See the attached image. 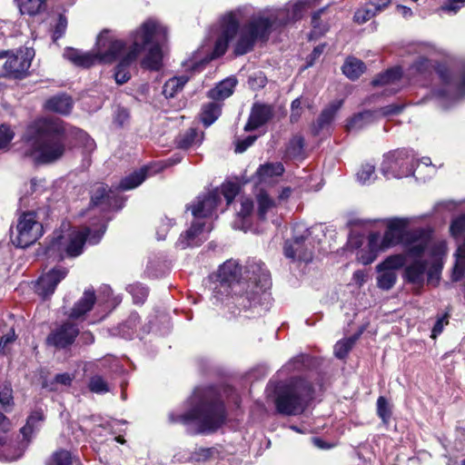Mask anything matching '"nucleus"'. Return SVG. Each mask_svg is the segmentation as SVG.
Listing matches in <instances>:
<instances>
[{
  "mask_svg": "<svg viewBox=\"0 0 465 465\" xmlns=\"http://www.w3.org/2000/svg\"><path fill=\"white\" fill-rule=\"evenodd\" d=\"M191 409L183 414L171 413L173 422L195 426L198 433H210L220 428L225 421L223 403L211 391L195 390L189 399Z\"/></svg>",
  "mask_w": 465,
  "mask_h": 465,
  "instance_id": "nucleus-5",
  "label": "nucleus"
},
{
  "mask_svg": "<svg viewBox=\"0 0 465 465\" xmlns=\"http://www.w3.org/2000/svg\"><path fill=\"white\" fill-rule=\"evenodd\" d=\"M91 204L93 206L104 205V208L109 209H120L123 200L116 196L115 191L108 189L104 183H97L93 189Z\"/></svg>",
  "mask_w": 465,
  "mask_h": 465,
  "instance_id": "nucleus-19",
  "label": "nucleus"
},
{
  "mask_svg": "<svg viewBox=\"0 0 465 465\" xmlns=\"http://www.w3.org/2000/svg\"><path fill=\"white\" fill-rule=\"evenodd\" d=\"M199 134L195 129H190L182 134L177 142L178 146L183 149H188L200 143Z\"/></svg>",
  "mask_w": 465,
  "mask_h": 465,
  "instance_id": "nucleus-46",
  "label": "nucleus"
},
{
  "mask_svg": "<svg viewBox=\"0 0 465 465\" xmlns=\"http://www.w3.org/2000/svg\"><path fill=\"white\" fill-rule=\"evenodd\" d=\"M245 273L250 283L255 285L261 291L265 290L270 284L269 272L261 262H250L246 267Z\"/></svg>",
  "mask_w": 465,
  "mask_h": 465,
  "instance_id": "nucleus-23",
  "label": "nucleus"
},
{
  "mask_svg": "<svg viewBox=\"0 0 465 465\" xmlns=\"http://www.w3.org/2000/svg\"><path fill=\"white\" fill-rule=\"evenodd\" d=\"M303 138L302 136H294L289 143L286 153L289 157L297 158L302 154Z\"/></svg>",
  "mask_w": 465,
  "mask_h": 465,
  "instance_id": "nucleus-48",
  "label": "nucleus"
},
{
  "mask_svg": "<svg viewBox=\"0 0 465 465\" xmlns=\"http://www.w3.org/2000/svg\"><path fill=\"white\" fill-rule=\"evenodd\" d=\"M43 235V225L34 212L22 213L17 221L15 231H12V242L20 248L35 243Z\"/></svg>",
  "mask_w": 465,
  "mask_h": 465,
  "instance_id": "nucleus-11",
  "label": "nucleus"
},
{
  "mask_svg": "<svg viewBox=\"0 0 465 465\" xmlns=\"http://www.w3.org/2000/svg\"><path fill=\"white\" fill-rule=\"evenodd\" d=\"M273 116V107L270 104L255 103L251 110L245 131H252L265 124Z\"/></svg>",
  "mask_w": 465,
  "mask_h": 465,
  "instance_id": "nucleus-22",
  "label": "nucleus"
},
{
  "mask_svg": "<svg viewBox=\"0 0 465 465\" xmlns=\"http://www.w3.org/2000/svg\"><path fill=\"white\" fill-rule=\"evenodd\" d=\"M256 138L257 137L255 135H249L242 140L237 141L235 145V152L243 153L255 142Z\"/></svg>",
  "mask_w": 465,
  "mask_h": 465,
  "instance_id": "nucleus-61",
  "label": "nucleus"
},
{
  "mask_svg": "<svg viewBox=\"0 0 465 465\" xmlns=\"http://www.w3.org/2000/svg\"><path fill=\"white\" fill-rule=\"evenodd\" d=\"M15 137V133L7 124L0 125V150L8 148L9 143Z\"/></svg>",
  "mask_w": 465,
  "mask_h": 465,
  "instance_id": "nucleus-52",
  "label": "nucleus"
},
{
  "mask_svg": "<svg viewBox=\"0 0 465 465\" xmlns=\"http://www.w3.org/2000/svg\"><path fill=\"white\" fill-rule=\"evenodd\" d=\"M284 167L281 163H266L261 165L256 171V177L259 183H272L275 177L281 176Z\"/></svg>",
  "mask_w": 465,
  "mask_h": 465,
  "instance_id": "nucleus-27",
  "label": "nucleus"
},
{
  "mask_svg": "<svg viewBox=\"0 0 465 465\" xmlns=\"http://www.w3.org/2000/svg\"><path fill=\"white\" fill-rule=\"evenodd\" d=\"M166 28L155 20L145 21L134 34L133 46L130 51L137 54L143 48L149 45V50L142 62L143 67L158 71L162 67V45L166 39Z\"/></svg>",
  "mask_w": 465,
  "mask_h": 465,
  "instance_id": "nucleus-7",
  "label": "nucleus"
},
{
  "mask_svg": "<svg viewBox=\"0 0 465 465\" xmlns=\"http://www.w3.org/2000/svg\"><path fill=\"white\" fill-rule=\"evenodd\" d=\"M31 51H18L15 54L8 51L3 65V75L13 78H22L31 66Z\"/></svg>",
  "mask_w": 465,
  "mask_h": 465,
  "instance_id": "nucleus-15",
  "label": "nucleus"
},
{
  "mask_svg": "<svg viewBox=\"0 0 465 465\" xmlns=\"http://www.w3.org/2000/svg\"><path fill=\"white\" fill-rule=\"evenodd\" d=\"M78 332L74 324L66 322L49 334L47 342L56 348H64L74 342Z\"/></svg>",
  "mask_w": 465,
  "mask_h": 465,
  "instance_id": "nucleus-20",
  "label": "nucleus"
},
{
  "mask_svg": "<svg viewBox=\"0 0 465 465\" xmlns=\"http://www.w3.org/2000/svg\"><path fill=\"white\" fill-rule=\"evenodd\" d=\"M402 73L398 67L391 68L378 75L372 81L374 86L385 88L386 94H391L399 92L403 86Z\"/></svg>",
  "mask_w": 465,
  "mask_h": 465,
  "instance_id": "nucleus-21",
  "label": "nucleus"
},
{
  "mask_svg": "<svg viewBox=\"0 0 465 465\" xmlns=\"http://www.w3.org/2000/svg\"><path fill=\"white\" fill-rule=\"evenodd\" d=\"M284 12L252 15L239 28L237 16L232 14L223 15L219 23L213 26L204 44L193 54V58L184 63L187 69L198 70L203 64L225 54L229 42L236 36L233 44L235 55H243L251 52L258 42H266L273 31L277 19L286 17Z\"/></svg>",
  "mask_w": 465,
  "mask_h": 465,
  "instance_id": "nucleus-2",
  "label": "nucleus"
},
{
  "mask_svg": "<svg viewBox=\"0 0 465 465\" xmlns=\"http://www.w3.org/2000/svg\"><path fill=\"white\" fill-rule=\"evenodd\" d=\"M123 48L122 41L113 38L108 32H103L97 38L95 52H82L68 47L64 52V57L77 66L90 67L96 62L112 63Z\"/></svg>",
  "mask_w": 465,
  "mask_h": 465,
  "instance_id": "nucleus-9",
  "label": "nucleus"
},
{
  "mask_svg": "<svg viewBox=\"0 0 465 465\" xmlns=\"http://www.w3.org/2000/svg\"><path fill=\"white\" fill-rule=\"evenodd\" d=\"M407 258H409V256L406 254L405 251L404 253H395L389 255L376 266V270H388L396 272L397 270L407 266L405 265Z\"/></svg>",
  "mask_w": 465,
  "mask_h": 465,
  "instance_id": "nucleus-35",
  "label": "nucleus"
},
{
  "mask_svg": "<svg viewBox=\"0 0 465 465\" xmlns=\"http://www.w3.org/2000/svg\"><path fill=\"white\" fill-rule=\"evenodd\" d=\"M374 240V237L368 234L367 246L359 250L356 253L358 262L363 265L372 263L378 257L379 253L384 252Z\"/></svg>",
  "mask_w": 465,
  "mask_h": 465,
  "instance_id": "nucleus-26",
  "label": "nucleus"
},
{
  "mask_svg": "<svg viewBox=\"0 0 465 465\" xmlns=\"http://www.w3.org/2000/svg\"><path fill=\"white\" fill-rule=\"evenodd\" d=\"M447 323H448V316L447 315H444V316L439 318L433 326L431 337L436 338L439 334H440L441 331H443L444 325Z\"/></svg>",
  "mask_w": 465,
  "mask_h": 465,
  "instance_id": "nucleus-64",
  "label": "nucleus"
},
{
  "mask_svg": "<svg viewBox=\"0 0 465 465\" xmlns=\"http://www.w3.org/2000/svg\"><path fill=\"white\" fill-rule=\"evenodd\" d=\"M67 273L68 271L61 266L43 273L35 283V292L43 298L52 295L57 284L65 278Z\"/></svg>",
  "mask_w": 465,
  "mask_h": 465,
  "instance_id": "nucleus-17",
  "label": "nucleus"
},
{
  "mask_svg": "<svg viewBox=\"0 0 465 465\" xmlns=\"http://www.w3.org/2000/svg\"><path fill=\"white\" fill-rule=\"evenodd\" d=\"M365 64L355 57H348L342 65V73L351 80L359 78L365 71Z\"/></svg>",
  "mask_w": 465,
  "mask_h": 465,
  "instance_id": "nucleus-36",
  "label": "nucleus"
},
{
  "mask_svg": "<svg viewBox=\"0 0 465 465\" xmlns=\"http://www.w3.org/2000/svg\"><path fill=\"white\" fill-rule=\"evenodd\" d=\"M138 318L139 317L137 314H133L131 315L129 320L122 325L120 331L124 339H132V337L134 336L135 332V322L138 320Z\"/></svg>",
  "mask_w": 465,
  "mask_h": 465,
  "instance_id": "nucleus-55",
  "label": "nucleus"
},
{
  "mask_svg": "<svg viewBox=\"0 0 465 465\" xmlns=\"http://www.w3.org/2000/svg\"><path fill=\"white\" fill-rule=\"evenodd\" d=\"M357 181L361 184H371L376 179L375 165L370 163L361 164L356 173Z\"/></svg>",
  "mask_w": 465,
  "mask_h": 465,
  "instance_id": "nucleus-43",
  "label": "nucleus"
},
{
  "mask_svg": "<svg viewBox=\"0 0 465 465\" xmlns=\"http://www.w3.org/2000/svg\"><path fill=\"white\" fill-rule=\"evenodd\" d=\"M71 453L64 450L55 451L47 460L46 465H72Z\"/></svg>",
  "mask_w": 465,
  "mask_h": 465,
  "instance_id": "nucleus-47",
  "label": "nucleus"
},
{
  "mask_svg": "<svg viewBox=\"0 0 465 465\" xmlns=\"http://www.w3.org/2000/svg\"><path fill=\"white\" fill-rule=\"evenodd\" d=\"M66 26H67V21H66L65 16L60 15L57 24L55 25L54 34H53V38L54 41H56L60 37H62V35L65 32Z\"/></svg>",
  "mask_w": 465,
  "mask_h": 465,
  "instance_id": "nucleus-60",
  "label": "nucleus"
},
{
  "mask_svg": "<svg viewBox=\"0 0 465 465\" xmlns=\"http://www.w3.org/2000/svg\"><path fill=\"white\" fill-rule=\"evenodd\" d=\"M402 110V106L397 104H390L380 109L379 113L383 116L399 114Z\"/></svg>",
  "mask_w": 465,
  "mask_h": 465,
  "instance_id": "nucleus-63",
  "label": "nucleus"
},
{
  "mask_svg": "<svg viewBox=\"0 0 465 465\" xmlns=\"http://www.w3.org/2000/svg\"><path fill=\"white\" fill-rule=\"evenodd\" d=\"M463 6H465V0H448L441 9L450 14H456Z\"/></svg>",
  "mask_w": 465,
  "mask_h": 465,
  "instance_id": "nucleus-59",
  "label": "nucleus"
},
{
  "mask_svg": "<svg viewBox=\"0 0 465 465\" xmlns=\"http://www.w3.org/2000/svg\"><path fill=\"white\" fill-rule=\"evenodd\" d=\"M219 203L220 191L218 188H215L199 195L187 208L191 209L195 220L205 221L206 218L212 216Z\"/></svg>",
  "mask_w": 465,
  "mask_h": 465,
  "instance_id": "nucleus-16",
  "label": "nucleus"
},
{
  "mask_svg": "<svg viewBox=\"0 0 465 465\" xmlns=\"http://www.w3.org/2000/svg\"><path fill=\"white\" fill-rule=\"evenodd\" d=\"M377 413L384 423H387L391 418V411L387 400L381 396L377 400Z\"/></svg>",
  "mask_w": 465,
  "mask_h": 465,
  "instance_id": "nucleus-53",
  "label": "nucleus"
},
{
  "mask_svg": "<svg viewBox=\"0 0 465 465\" xmlns=\"http://www.w3.org/2000/svg\"><path fill=\"white\" fill-rule=\"evenodd\" d=\"M219 191L220 197L223 195L227 201L228 204H230L232 202L235 195L237 194V187L233 183L224 184L223 185L221 190L219 189Z\"/></svg>",
  "mask_w": 465,
  "mask_h": 465,
  "instance_id": "nucleus-56",
  "label": "nucleus"
},
{
  "mask_svg": "<svg viewBox=\"0 0 465 465\" xmlns=\"http://www.w3.org/2000/svg\"><path fill=\"white\" fill-rule=\"evenodd\" d=\"M309 230L302 223L293 227V241L286 242L284 246L285 256L292 259H298L303 262H310L312 258V251L303 247V242L309 235Z\"/></svg>",
  "mask_w": 465,
  "mask_h": 465,
  "instance_id": "nucleus-14",
  "label": "nucleus"
},
{
  "mask_svg": "<svg viewBox=\"0 0 465 465\" xmlns=\"http://www.w3.org/2000/svg\"><path fill=\"white\" fill-rule=\"evenodd\" d=\"M90 391L94 393L103 394L109 391V385L102 376L94 375L90 379Z\"/></svg>",
  "mask_w": 465,
  "mask_h": 465,
  "instance_id": "nucleus-49",
  "label": "nucleus"
},
{
  "mask_svg": "<svg viewBox=\"0 0 465 465\" xmlns=\"http://www.w3.org/2000/svg\"><path fill=\"white\" fill-rule=\"evenodd\" d=\"M379 273L377 277V285L380 289L390 290L397 281V272L388 270H376Z\"/></svg>",
  "mask_w": 465,
  "mask_h": 465,
  "instance_id": "nucleus-44",
  "label": "nucleus"
},
{
  "mask_svg": "<svg viewBox=\"0 0 465 465\" xmlns=\"http://www.w3.org/2000/svg\"><path fill=\"white\" fill-rule=\"evenodd\" d=\"M373 113L370 111L358 114L348 121L346 128L348 131L360 130L370 124L373 120Z\"/></svg>",
  "mask_w": 465,
  "mask_h": 465,
  "instance_id": "nucleus-42",
  "label": "nucleus"
},
{
  "mask_svg": "<svg viewBox=\"0 0 465 465\" xmlns=\"http://www.w3.org/2000/svg\"><path fill=\"white\" fill-rule=\"evenodd\" d=\"M254 212V203L249 197H242L240 199V209L237 212V215L242 220L250 217Z\"/></svg>",
  "mask_w": 465,
  "mask_h": 465,
  "instance_id": "nucleus-50",
  "label": "nucleus"
},
{
  "mask_svg": "<svg viewBox=\"0 0 465 465\" xmlns=\"http://www.w3.org/2000/svg\"><path fill=\"white\" fill-rule=\"evenodd\" d=\"M242 267L235 260H228L219 267L216 278L227 282L241 292L246 285V282L241 280ZM223 283L222 287H225Z\"/></svg>",
  "mask_w": 465,
  "mask_h": 465,
  "instance_id": "nucleus-18",
  "label": "nucleus"
},
{
  "mask_svg": "<svg viewBox=\"0 0 465 465\" xmlns=\"http://www.w3.org/2000/svg\"><path fill=\"white\" fill-rule=\"evenodd\" d=\"M74 376L69 373H60L55 375L52 381H45L43 382V388L51 391H57L64 387H69Z\"/></svg>",
  "mask_w": 465,
  "mask_h": 465,
  "instance_id": "nucleus-40",
  "label": "nucleus"
},
{
  "mask_svg": "<svg viewBox=\"0 0 465 465\" xmlns=\"http://www.w3.org/2000/svg\"><path fill=\"white\" fill-rule=\"evenodd\" d=\"M137 50L129 51L126 55L117 64L114 72V79L117 84H122L130 79L128 66L136 59Z\"/></svg>",
  "mask_w": 465,
  "mask_h": 465,
  "instance_id": "nucleus-29",
  "label": "nucleus"
},
{
  "mask_svg": "<svg viewBox=\"0 0 465 465\" xmlns=\"http://www.w3.org/2000/svg\"><path fill=\"white\" fill-rule=\"evenodd\" d=\"M341 105V101L335 102L322 112L320 117L317 120V124L312 128V132L314 134H318L321 131L327 128L331 124L335 114L338 112Z\"/></svg>",
  "mask_w": 465,
  "mask_h": 465,
  "instance_id": "nucleus-31",
  "label": "nucleus"
},
{
  "mask_svg": "<svg viewBox=\"0 0 465 465\" xmlns=\"http://www.w3.org/2000/svg\"><path fill=\"white\" fill-rule=\"evenodd\" d=\"M454 258L451 279L453 282H460L465 278V244L458 246Z\"/></svg>",
  "mask_w": 465,
  "mask_h": 465,
  "instance_id": "nucleus-34",
  "label": "nucleus"
},
{
  "mask_svg": "<svg viewBox=\"0 0 465 465\" xmlns=\"http://www.w3.org/2000/svg\"><path fill=\"white\" fill-rule=\"evenodd\" d=\"M104 231V225L93 232L88 227H72L69 223H63L59 231L54 232L46 253L61 260L77 257L83 252L86 242L90 244L99 242Z\"/></svg>",
  "mask_w": 465,
  "mask_h": 465,
  "instance_id": "nucleus-6",
  "label": "nucleus"
},
{
  "mask_svg": "<svg viewBox=\"0 0 465 465\" xmlns=\"http://www.w3.org/2000/svg\"><path fill=\"white\" fill-rule=\"evenodd\" d=\"M45 106L49 111L67 114L72 110L73 103L69 96L63 94L50 98L45 102Z\"/></svg>",
  "mask_w": 465,
  "mask_h": 465,
  "instance_id": "nucleus-32",
  "label": "nucleus"
},
{
  "mask_svg": "<svg viewBox=\"0 0 465 465\" xmlns=\"http://www.w3.org/2000/svg\"><path fill=\"white\" fill-rule=\"evenodd\" d=\"M0 403L3 407H7L13 403L12 388L10 385L5 384L0 388Z\"/></svg>",
  "mask_w": 465,
  "mask_h": 465,
  "instance_id": "nucleus-57",
  "label": "nucleus"
},
{
  "mask_svg": "<svg viewBox=\"0 0 465 465\" xmlns=\"http://www.w3.org/2000/svg\"><path fill=\"white\" fill-rule=\"evenodd\" d=\"M212 229L213 227L210 223L193 218L190 228L181 233L175 245L181 250L198 246L207 240L208 233Z\"/></svg>",
  "mask_w": 465,
  "mask_h": 465,
  "instance_id": "nucleus-13",
  "label": "nucleus"
},
{
  "mask_svg": "<svg viewBox=\"0 0 465 465\" xmlns=\"http://www.w3.org/2000/svg\"><path fill=\"white\" fill-rule=\"evenodd\" d=\"M188 79L189 78L185 75L169 79L163 85V94L166 98L173 97L183 90V86L188 82Z\"/></svg>",
  "mask_w": 465,
  "mask_h": 465,
  "instance_id": "nucleus-39",
  "label": "nucleus"
},
{
  "mask_svg": "<svg viewBox=\"0 0 465 465\" xmlns=\"http://www.w3.org/2000/svg\"><path fill=\"white\" fill-rule=\"evenodd\" d=\"M358 337L359 335H353L350 338L342 339L337 341L334 345V355L339 359H343L346 357L357 341Z\"/></svg>",
  "mask_w": 465,
  "mask_h": 465,
  "instance_id": "nucleus-45",
  "label": "nucleus"
},
{
  "mask_svg": "<svg viewBox=\"0 0 465 465\" xmlns=\"http://www.w3.org/2000/svg\"><path fill=\"white\" fill-rule=\"evenodd\" d=\"M128 291L132 294L135 303H143L148 295L147 288L142 284L130 285Z\"/></svg>",
  "mask_w": 465,
  "mask_h": 465,
  "instance_id": "nucleus-54",
  "label": "nucleus"
},
{
  "mask_svg": "<svg viewBox=\"0 0 465 465\" xmlns=\"http://www.w3.org/2000/svg\"><path fill=\"white\" fill-rule=\"evenodd\" d=\"M44 420L42 411H34L27 419L26 424L21 429L24 439L28 442L32 435L40 428Z\"/></svg>",
  "mask_w": 465,
  "mask_h": 465,
  "instance_id": "nucleus-37",
  "label": "nucleus"
},
{
  "mask_svg": "<svg viewBox=\"0 0 465 465\" xmlns=\"http://www.w3.org/2000/svg\"><path fill=\"white\" fill-rule=\"evenodd\" d=\"M163 165L160 166V164H155L145 166L139 171H135L121 181L119 188L123 191L134 189L139 186L148 175L158 173L159 171L163 170Z\"/></svg>",
  "mask_w": 465,
  "mask_h": 465,
  "instance_id": "nucleus-24",
  "label": "nucleus"
},
{
  "mask_svg": "<svg viewBox=\"0 0 465 465\" xmlns=\"http://www.w3.org/2000/svg\"><path fill=\"white\" fill-rule=\"evenodd\" d=\"M312 394V386L308 381L292 379L276 388L273 401L279 413L295 416L307 409Z\"/></svg>",
  "mask_w": 465,
  "mask_h": 465,
  "instance_id": "nucleus-8",
  "label": "nucleus"
},
{
  "mask_svg": "<svg viewBox=\"0 0 465 465\" xmlns=\"http://www.w3.org/2000/svg\"><path fill=\"white\" fill-rule=\"evenodd\" d=\"M376 15V11L373 10V8L369 5V3L358 9L354 14V20L358 24H363L371 19L373 16Z\"/></svg>",
  "mask_w": 465,
  "mask_h": 465,
  "instance_id": "nucleus-51",
  "label": "nucleus"
},
{
  "mask_svg": "<svg viewBox=\"0 0 465 465\" xmlns=\"http://www.w3.org/2000/svg\"><path fill=\"white\" fill-rule=\"evenodd\" d=\"M223 283V282L220 279H217L216 282H213V298L216 302H224L232 299L235 306L244 310L251 308L256 303L258 291L255 293L246 292L245 294H241V291L232 285L224 282L225 287H222Z\"/></svg>",
  "mask_w": 465,
  "mask_h": 465,
  "instance_id": "nucleus-12",
  "label": "nucleus"
},
{
  "mask_svg": "<svg viewBox=\"0 0 465 465\" xmlns=\"http://www.w3.org/2000/svg\"><path fill=\"white\" fill-rule=\"evenodd\" d=\"M415 157L407 149H398L384 155L381 171L387 179L408 177L414 173Z\"/></svg>",
  "mask_w": 465,
  "mask_h": 465,
  "instance_id": "nucleus-10",
  "label": "nucleus"
},
{
  "mask_svg": "<svg viewBox=\"0 0 465 465\" xmlns=\"http://www.w3.org/2000/svg\"><path fill=\"white\" fill-rule=\"evenodd\" d=\"M65 153V135L62 122L39 119L28 127L22 153L36 164L53 163Z\"/></svg>",
  "mask_w": 465,
  "mask_h": 465,
  "instance_id": "nucleus-3",
  "label": "nucleus"
},
{
  "mask_svg": "<svg viewBox=\"0 0 465 465\" xmlns=\"http://www.w3.org/2000/svg\"><path fill=\"white\" fill-rule=\"evenodd\" d=\"M95 301L96 299L94 290H85L82 298L74 304V308L72 309L70 317L74 319H78L82 317L86 312L91 311Z\"/></svg>",
  "mask_w": 465,
  "mask_h": 465,
  "instance_id": "nucleus-28",
  "label": "nucleus"
},
{
  "mask_svg": "<svg viewBox=\"0 0 465 465\" xmlns=\"http://www.w3.org/2000/svg\"><path fill=\"white\" fill-rule=\"evenodd\" d=\"M221 114V104L217 102H210L203 105L201 121L205 126L213 124Z\"/></svg>",
  "mask_w": 465,
  "mask_h": 465,
  "instance_id": "nucleus-38",
  "label": "nucleus"
},
{
  "mask_svg": "<svg viewBox=\"0 0 465 465\" xmlns=\"http://www.w3.org/2000/svg\"><path fill=\"white\" fill-rule=\"evenodd\" d=\"M173 225V222L172 219L165 217L162 219L160 225L157 228V238L158 240H164L167 234L168 230Z\"/></svg>",
  "mask_w": 465,
  "mask_h": 465,
  "instance_id": "nucleus-58",
  "label": "nucleus"
},
{
  "mask_svg": "<svg viewBox=\"0 0 465 465\" xmlns=\"http://www.w3.org/2000/svg\"><path fill=\"white\" fill-rule=\"evenodd\" d=\"M22 15L30 16L39 14L45 6L43 0H15Z\"/></svg>",
  "mask_w": 465,
  "mask_h": 465,
  "instance_id": "nucleus-41",
  "label": "nucleus"
},
{
  "mask_svg": "<svg viewBox=\"0 0 465 465\" xmlns=\"http://www.w3.org/2000/svg\"><path fill=\"white\" fill-rule=\"evenodd\" d=\"M256 204V213L261 220L266 219L267 214L272 213L276 206L275 201L263 190L257 193Z\"/></svg>",
  "mask_w": 465,
  "mask_h": 465,
  "instance_id": "nucleus-33",
  "label": "nucleus"
},
{
  "mask_svg": "<svg viewBox=\"0 0 465 465\" xmlns=\"http://www.w3.org/2000/svg\"><path fill=\"white\" fill-rule=\"evenodd\" d=\"M237 84V81L233 77H229L220 82L214 88L208 92V96L213 100H223L229 97L232 93Z\"/></svg>",
  "mask_w": 465,
  "mask_h": 465,
  "instance_id": "nucleus-30",
  "label": "nucleus"
},
{
  "mask_svg": "<svg viewBox=\"0 0 465 465\" xmlns=\"http://www.w3.org/2000/svg\"><path fill=\"white\" fill-rule=\"evenodd\" d=\"M11 423L9 420L0 412V446L5 444V434L10 430Z\"/></svg>",
  "mask_w": 465,
  "mask_h": 465,
  "instance_id": "nucleus-62",
  "label": "nucleus"
},
{
  "mask_svg": "<svg viewBox=\"0 0 465 465\" xmlns=\"http://www.w3.org/2000/svg\"><path fill=\"white\" fill-rule=\"evenodd\" d=\"M385 231L381 235L379 232L369 234L385 252L401 244L406 254L412 262L404 267L403 279L408 283L421 287L427 276V283L438 285L444 258L446 245L443 242H436L429 228L408 230L411 219L408 217H391L383 221Z\"/></svg>",
  "mask_w": 465,
  "mask_h": 465,
  "instance_id": "nucleus-1",
  "label": "nucleus"
},
{
  "mask_svg": "<svg viewBox=\"0 0 465 465\" xmlns=\"http://www.w3.org/2000/svg\"><path fill=\"white\" fill-rule=\"evenodd\" d=\"M433 72L438 76L440 88L433 91L432 96L443 108H448L465 96V67L462 74H458L445 65H434L430 60L420 57L410 68L408 75L413 83L426 84L432 80Z\"/></svg>",
  "mask_w": 465,
  "mask_h": 465,
  "instance_id": "nucleus-4",
  "label": "nucleus"
},
{
  "mask_svg": "<svg viewBox=\"0 0 465 465\" xmlns=\"http://www.w3.org/2000/svg\"><path fill=\"white\" fill-rule=\"evenodd\" d=\"M305 9V3L303 1H300L297 3H294L292 5H287L283 8H272V9H266L262 11L263 14H271V13H280L284 12L287 15L285 19L282 21L280 19H277L273 25V30L277 29L278 27L286 25L290 21L296 20L299 17L302 16V12Z\"/></svg>",
  "mask_w": 465,
  "mask_h": 465,
  "instance_id": "nucleus-25",
  "label": "nucleus"
}]
</instances>
